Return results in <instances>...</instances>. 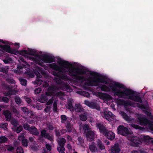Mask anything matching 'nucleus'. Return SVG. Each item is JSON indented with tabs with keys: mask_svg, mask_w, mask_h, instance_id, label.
Returning a JSON list of instances; mask_svg holds the SVG:
<instances>
[{
	"mask_svg": "<svg viewBox=\"0 0 153 153\" xmlns=\"http://www.w3.org/2000/svg\"><path fill=\"white\" fill-rule=\"evenodd\" d=\"M98 88L102 91L110 92L111 89L114 96H117L119 98L129 99L135 102L141 103L143 102L140 95L136 94L133 90L128 88H125V85L120 83L115 82L114 84L110 83L109 87L105 85H99Z\"/></svg>",
	"mask_w": 153,
	"mask_h": 153,
	"instance_id": "1",
	"label": "nucleus"
},
{
	"mask_svg": "<svg viewBox=\"0 0 153 153\" xmlns=\"http://www.w3.org/2000/svg\"><path fill=\"white\" fill-rule=\"evenodd\" d=\"M68 74L75 79L83 82L86 80L85 77L82 76L86 73V71L85 69L79 67L70 68L68 69Z\"/></svg>",
	"mask_w": 153,
	"mask_h": 153,
	"instance_id": "2",
	"label": "nucleus"
},
{
	"mask_svg": "<svg viewBox=\"0 0 153 153\" xmlns=\"http://www.w3.org/2000/svg\"><path fill=\"white\" fill-rule=\"evenodd\" d=\"M39 59L33 58V59L36 63L42 66L43 64L42 61L45 63H50L55 62V58L53 56H51L48 54H44V55L39 56Z\"/></svg>",
	"mask_w": 153,
	"mask_h": 153,
	"instance_id": "3",
	"label": "nucleus"
},
{
	"mask_svg": "<svg viewBox=\"0 0 153 153\" xmlns=\"http://www.w3.org/2000/svg\"><path fill=\"white\" fill-rule=\"evenodd\" d=\"M99 77L96 78L93 80L90 81L87 83L86 85L88 86H98L100 82L103 83L105 84L108 83L107 79V78L105 76L99 74Z\"/></svg>",
	"mask_w": 153,
	"mask_h": 153,
	"instance_id": "4",
	"label": "nucleus"
},
{
	"mask_svg": "<svg viewBox=\"0 0 153 153\" xmlns=\"http://www.w3.org/2000/svg\"><path fill=\"white\" fill-rule=\"evenodd\" d=\"M137 121L140 125L142 126L148 125L149 129L153 131V121L145 117H138L137 118Z\"/></svg>",
	"mask_w": 153,
	"mask_h": 153,
	"instance_id": "5",
	"label": "nucleus"
},
{
	"mask_svg": "<svg viewBox=\"0 0 153 153\" xmlns=\"http://www.w3.org/2000/svg\"><path fill=\"white\" fill-rule=\"evenodd\" d=\"M137 107L141 109H144V110L143 111L147 116L149 117L151 119L153 118V116L152 114L151 113L147 111L149 108V106L148 104H146L144 105L137 103Z\"/></svg>",
	"mask_w": 153,
	"mask_h": 153,
	"instance_id": "6",
	"label": "nucleus"
},
{
	"mask_svg": "<svg viewBox=\"0 0 153 153\" xmlns=\"http://www.w3.org/2000/svg\"><path fill=\"white\" fill-rule=\"evenodd\" d=\"M117 132L119 134L125 136L130 134L128 128L123 125L119 126L117 128Z\"/></svg>",
	"mask_w": 153,
	"mask_h": 153,
	"instance_id": "7",
	"label": "nucleus"
},
{
	"mask_svg": "<svg viewBox=\"0 0 153 153\" xmlns=\"http://www.w3.org/2000/svg\"><path fill=\"white\" fill-rule=\"evenodd\" d=\"M116 102L117 104L120 105H124L126 106H133L134 103L129 100L125 101L123 99H121L119 98L116 99Z\"/></svg>",
	"mask_w": 153,
	"mask_h": 153,
	"instance_id": "8",
	"label": "nucleus"
},
{
	"mask_svg": "<svg viewBox=\"0 0 153 153\" xmlns=\"http://www.w3.org/2000/svg\"><path fill=\"white\" fill-rule=\"evenodd\" d=\"M19 54L22 56H25L26 54L31 55L35 56H38V54L36 53L35 50L30 49L28 51L23 50L19 51Z\"/></svg>",
	"mask_w": 153,
	"mask_h": 153,
	"instance_id": "9",
	"label": "nucleus"
},
{
	"mask_svg": "<svg viewBox=\"0 0 153 153\" xmlns=\"http://www.w3.org/2000/svg\"><path fill=\"white\" fill-rule=\"evenodd\" d=\"M0 48L4 51L11 54H16V53H19V51H16L15 49H11L10 47L8 45H0Z\"/></svg>",
	"mask_w": 153,
	"mask_h": 153,
	"instance_id": "10",
	"label": "nucleus"
},
{
	"mask_svg": "<svg viewBox=\"0 0 153 153\" xmlns=\"http://www.w3.org/2000/svg\"><path fill=\"white\" fill-rule=\"evenodd\" d=\"M96 126L99 129L100 133L103 135L108 131L107 128L102 122L96 123Z\"/></svg>",
	"mask_w": 153,
	"mask_h": 153,
	"instance_id": "11",
	"label": "nucleus"
},
{
	"mask_svg": "<svg viewBox=\"0 0 153 153\" xmlns=\"http://www.w3.org/2000/svg\"><path fill=\"white\" fill-rule=\"evenodd\" d=\"M46 131V130L45 129L42 130L40 131L41 134L40 135V137L41 138L44 137L51 141H53V137L51 136L50 134L48 133H47Z\"/></svg>",
	"mask_w": 153,
	"mask_h": 153,
	"instance_id": "12",
	"label": "nucleus"
},
{
	"mask_svg": "<svg viewBox=\"0 0 153 153\" xmlns=\"http://www.w3.org/2000/svg\"><path fill=\"white\" fill-rule=\"evenodd\" d=\"M130 141L135 146L138 147L142 143V140H141V137L133 136L131 137Z\"/></svg>",
	"mask_w": 153,
	"mask_h": 153,
	"instance_id": "13",
	"label": "nucleus"
},
{
	"mask_svg": "<svg viewBox=\"0 0 153 153\" xmlns=\"http://www.w3.org/2000/svg\"><path fill=\"white\" fill-rule=\"evenodd\" d=\"M85 133L87 140L91 142L94 140L95 135L94 131L89 130L87 131H85Z\"/></svg>",
	"mask_w": 153,
	"mask_h": 153,
	"instance_id": "14",
	"label": "nucleus"
},
{
	"mask_svg": "<svg viewBox=\"0 0 153 153\" xmlns=\"http://www.w3.org/2000/svg\"><path fill=\"white\" fill-rule=\"evenodd\" d=\"M98 96L100 98L106 101L111 100L112 99L111 96L106 93L99 92L98 93Z\"/></svg>",
	"mask_w": 153,
	"mask_h": 153,
	"instance_id": "15",
	"label": "nucleus"
},
{
	"mask_svg": "<svg viewBox=\"0 0 153 153\" xmlns=\"http://www.w3.org/2000/svg\"><path fill=\"white\" fill-rule=\"evenodd\" d=\"M103 135H104L107 139L111 141H112L115 138L114 133L111 131H108V130Z\"/></svg>",
	"mask_w": 153,
	"mask_h": 153,
	"instance_id": "16",
	"label": "nucleus"
},
{
	"mask_svg": "<svg viewBox=\"0 0 153 153\" xmlns=\"http://www.w3.org/2000/svg\"><path fill=\"white\" fill-rule=\"evenodd\" d=\"M59 88L60 89L67 91H72V89L70 86L67 84L63 82L59 86Z\"/></svg>",
	"mask_w": 153,
	"mask_h": 153,
	"instance_id": "17",
	"label": "nucleus"
},
{
	"mask_svg": "<svg viewBox=\"0 0 153 153\" xmlns=\"http://www.w3.org/2000/svg\"><path fill=\"white\" fill-rule=\"evenodd\" d=\"M115 116L110 111H105L104 113V118L109 121H111V118L114 119Z\"/></svg>",
	"mask_w": 153,
	"mask_h": 153,
	"instance_id": "18",
	"label": "nucleus"
},
{
	"mask_svg": "<svg viewBox=\"0 0 153 153\" xmlns=\"http://www.w3.org/2000/svg\"><path fill=\"white\" fill-rule=\"evenodd\" d=\"M49 67L55 71H58L63 73L64 68L61 67L59 66L55 63L50 64L48 65Z\"/></svg>",
	"mask_w": 153,
	"mask_h": 153,
	"instance_id": "19",
	"label": "nucleus"
},
{
	"mask_svg": "<svg viewBox=\"0 0 153 153\" xmlns=\"http://www.w3.org/2000/svg\"><path fill=\"white\" fill-rule=\"evenodd\" d=\"M66 142L65 139L63 137H62L58 141V143L59 146L57 147V149H64L65 145Z\"/></svg>",
	"mask_w": 153,
	"mask_h": 153,
	"instance_id": "20",
	"label": "nucleus"
},
{
	"mask_svg": "<svg viewBox=\"0 0 153 153\" xmlns=\"http://www.w3.org/2000/svg\"><path fill=\"white\" fill-rule=\"evenodd\" d=\"M120 151L119 144H115L111 148V153H120Z\"/></svg>",
	"mask_w": 153,
	"mask_h": 153,
	"instance_id": "21",
	"label": "nucleus"
},
{
	"mask_svg": "<svg viewBox=\"0 0 153 153\" xmlns=\"http://www.w3.org/2000/svg\"><path fill=\"white\" fill-rule=\"evenodd\" d=\"M29 132L30 134L36 136H38L39 134L38 129L34 126L31 127L30 130Z\"/></svg>",
	"mask_w": 153,
	"mask_h": 153,
	"instance_id": "22",
	"label": "nucleus"
},
{
	"mask_svg": "<svg viewBox=\"0 0 153 153\" xmlns=\"http://www.w3.org/2000/svg\"><path fill=\"white\" fill-rule=\"evenodd\" d=\"M88 113L86 110L81 113V114L79 115V118L82 121H85L87 119Z\"/></svg>",
	"mask_w": 153,
	"mask_h": 153,
	"instance_id": "23",
	"label": "nucleus"
},
{
	"mask_svg": "<svg viewBox=\"0 0 153 153\" xmlns=\"http://www.w3.org/2000/svg\"><path fill=\"white\" fill-rule=\"evenodd\" d=\"M3 114L7 120H10L11 118V114L10 111L9 110L5 111L4 112Z\"/></svg>",
	"mask_w": 153,
	"mask_h": 153,
	"instance_id": "24",
	"label": "nucleus"
},
{
	"mask_svg": "<svg viewBox=\"0 0 153 153\" xmlns=\"http://www.w3.org/2000/svg\"><path fill=\"white\" fill-rule=\"evenodd\" d=\"M75 111L76 112L81 113L85 110L82 107V106L80 105L76 104L74 108Z\"/></svg>",
	"mask_w": 153,
	"mask_h": 153,
	"instance_id": "25",
	"label": "nucleus"
},
{
	"mask_svg": "<svg viewBox=\"0 0 153 153\" xmlns=\"http://www.w3.org/2000/svg\"><path fill=\"white\" fill-rule=\"evenodd\" d=\"M59 78H60L66 81H70L71 80V78H69L68 76H67L65 74H64L63 71L62 73H61Z\"/></svg>",
	"mask_w": 153,
	"mask_h": 153,
	"instance_id": "26",
	"label": "nucleus"
},
{
	"mask_svg": "<svg viewBox=\"0 0 153 153\" xmlns=\"http://www.w3.org/2000/svg\"><path fill=\"white\" fill-rule=\"evenodd\" d=\"M90 108L92 109H95L98 110H100V109L99 104L96 102H91Z\"/></svg>",
	"mask_w": 153,
	"mask_h": 153,
	"instance_id": "27",
	"label": "nucleus"
},
{
	"mask_svg": "<svg viewBox=\"0 0 153 153\" xmlns=\"http://www.w3.org/2000/svg\"><path fill=\"white\" fill-rule=\"evenodd\" d=\"M120 114L123 118L126 121L129 122L131 121V118L129 116H128L124 112H121L120 113Z\"/></svg>",
	"mask_w": 153,
	"mask_h": 153,
	"instance_id": "28",
	"label": "nucleus"
},
{
	"mask_svg": "<svg viewBox=\"0 0 153 153\" xmlns=\"http://www.w3.org/2000/svg\"><path fill=\"white\" fill-rule=\"evenodd\" d=\"M97 147L100 150H103L105 149V147L102 142L100 140H98L97 141Z\"/></svg>",
	"mask_w": 153,
	"mask_h": 153,
	"instance_id": "29",
	"label": "nucleus"
},
{
	"mask_svg": "<svg viewBox=\"0 0 153 153\" xmlns=\"http://www.w3.org/2000/svg\"><path fill=\"white\" fill-rule=\"evenodd\" d=\"M65 126L68 132L70 133L72 131V125L71 124L70 121H67L65 125Z\"/></svg>",
	"mask_w": 153,
	"mask_h": 153,
	"instance_id": "30",
	"label": "nucleus"
},
{
	"mask_svg": "<svg viewBox=\"0 0 153 153\" xmlns=\"http://www.w3.org/2000/svg\"><path fill=\"white\" fill-rule=\"evenodd\" d=\"M77 93L79 94L87 97H90V94L88 92L83 91H77Z\"/></svg>",
	"mask_w": 153,
	"mask_h": 153,
	"instance_id": "31",
	"label": "nucleus"
},
{
	"mask_svg": "<svg viewBox=\"0 0 153 153\" xmlns=\"http://www.w3.org/2000/svg\"><path fill=\"white\" fill-rule=\"evenodd\" d=\"M141 140H142L143 143V141L149 142L152 138L149 136L141 135Z\"/></svg>",
	"mask_w": 153,
	"mask_h": 153,
	"instance_id": "32",
	"label": "nucleus"
},
{
	"mask_svg": "<svg viewBox=\"0 0 153 153\" xmlns=\"http://www.w3.org/2000/svg\"><path fill=\"white\" fill-rule=\"evenodd\" d=\"M60 64L63 65V67L64 68H68V66L71 65L68 61L63 60L60 62Z\"/></svg>",
	"mask_w": 153,
	"mask_h": 153,
	"instance_id": "33",
	"label": "nucleus"
},
{
	"mask_svg": "<svg viewBox=\"0 0 153 153\" xmlns=\"http://www.w3.org/2000/svg\"><path fill=\"white\" fill-rule=\"evenodd\" d=\"M19 80L22 85L24 86H26L27 85V81L26 79L21 78H19Z\"/></svg>",
	"mask_w": 153,
	"mask_h": 153,
	"instance_id": "34",
	"label": "nucleus"
},
{
	"mask_svg": "<svg viewBox=\"0 0 153 153\" xmlns=\"http://www.w3.org/2000/svg\"><path fill=\"white\" fill-rule=\"evenodd\" d=\"M89 149L92 153H95L96 151H97V148L96 146L93 144L89 145Z\"/></svg>",
	"mask_w": 153,
	"mask_h": 153,
	"instance_id": "35",
	"label": "nucleus"
},
{
	"mask_svg": "<svg viewBox=\"0 0 153 153\" xmlns=\"http://www.w3.org/2000/svg\"><path fill=\"white\" fill-rule=\"evenodd\" d=\"M48 99V98L47 96L45 95H42L39 99L40 102H47Z\"/></svg>",
	"mask_w": 153,
	"mask_h": 153,
	"instance_id": "36",
	"label": "nucleus"
},
{
	"mask_svg": "<svg viewBox=\"0 0 153 153\" xmlns=\"http://www.w3.org/2000/svg\"><path fill=\"white\" fill-rule=\"evenodd\" d=\"M8 140V138L4 136L0 137V143L7 142Z\"/></svg>",
	"mask_w": 153,
	"mask_h": 153,
	"instance_id": "37",
	"label": "nucleus"
},
{
	"mask_svg": "<svg viewBox=\"0 0 153 153\" xmlns=\"http://www.w3.org/2000/svg\"><path fill=\"white\" fill-rule=\"evenodd\" d=\"M53 111L54 113H56L58 111L57 102L55 101H54L53 103Z\"/></svg>",
	"mask_w": 153,
	"mask_h": 153,
	"instance_id": "38",
	"label": "nucleus"
},
{
	"mask_svg": "<svg viewBox=\"0 0 153 153\" xmlns=\"http://www.w3.org/2000/svg\"><path fill=\"white\" fill-rule=\"evenodd\" d=\"M22 145L25 147H27L28 146V140L26 139H23L21 140Z\"/></svg>",
	"mask_w": 153,
	"mask_h": 153,
	"instance_id": "39",
	"label": "nucleus"
},
{
	"mask_svg": "<svg viewBox=\"0 0 153 153\" xmlns=\"http://www.w3.org/2000/svg\"><path fill=\"white\" fill-rule=\"evenodd\" d=\"M61 73H62V72H60L58 71L54 70L52 71V74L54 76L59 78Z\"/></svg>",
	"mask_w": 153,
	"mask_h": 153,
	"instance_id": "40",
	"label": "nucleus"
},
{
	"mask_svg": "<svg viewBox=\"0 0 153 153\" xmlns=\"http://www.w3.org/2000/svg\"><path fill=\"white\" fill-rule=\"evenodd\" d=\"M21 110L24 114H28L30 113L28 109L25 107H22Z\"/></svg>",
	"mask_w": 153,
	"mask_h": 153,
	"instance_id": "41",
	"label": "nucleus"
},
{
	"mask_svg": "<svg viewBox=\"0 0 153 153\" xmlns=\"http://www.w3.org/2000/svg\"><path fill=\"white\" fill-rule=\"evenodd\" d=\"M8 124L6 123L1 124L0 125V128H3L4 130H6L7 129Z\"/></svg>",
	"mask_w": 153,
	"mask_h": 153,
	"instance_id": "42",
	"label": "nucleus"
},
{
	"mask_svg": "<svg viewBox=\"0 0 153 153\" xmlns=\"http://www.w3.org/2000/svg\"><path fill=\"white\" fill-rule=\"evenodd\" d=\"M15 100L16 103L17 104L19 105L21 104L22 102V100L19 97H16L15 98Z\"/></svg>",
	"mask_w": 153,
	"mask_h": 153,
	"instance_id": "43",
	"label": "nucleus"
},
{
	"mask_svg": "<svg viewBox=\"0 0 153 153\" xmlns=\"http://www.w3.org/2000/svg\"><path fill=\"white\" fill-rule=\"evenodd\" d=\"M23 128L22 126L20 125L17 127L14 131L17 133H19L22 130Z\"/></svg>",
	"mask_w": 153,
	"mask_h": 153,
	"instance_id": "44",
	"label": "nucleus"
},
{
	"mask_svg": "<svg viewBox=\"0 0 153 153\" xmlns=\"http://www.w3.org/2000/svg\"><path fill=\"white\" fill-rule=\"evenodd\" d=\"M61 119V122L62 123H64L67 120V117L66 115H62L60 117Z\"/></svg>",
	"mask_w": 153,
	"mask_h": 153,
	"instance_id": "45",
	"label": "nucleus"
},
{
	"mask_svg": "<svg viewBox=\"0 0 153 153\" xmlns=\"http://www.w3.org/2000/svg\"><path fill=\"white\" fill-rule=\"evenodd\" d=\"M23 127L25 129L29 131L30 130L31 127L29 124L27 123L24 124Z\"/></svg>",
	"mask_w": 153,
	"mask_h": 153,
	"instance_id": "46",
	"label": "nucleus"
},
{
	"mask_svg": "<svg viewBox=\"0 0 153 153\" xmlns=\"http://www.w3.org/2000/svg\"><path fill=\"white\" fill-rule=\"evenodd\" d=\"M12 111L13 112V114L15 115H18L19 114V111L14 107L12 108Z\"/></svg>",
	"mask_w": 153,
	"mask_h": 153,
	"instance_id": "47",
	"label": "nucleus"
},
{
	"mask_svg": "<svg viewBox=\"0 0 153 153\" xmlns=\"http://www.w3.org/2000/svg\"><path fill=\"white\" fill-rule=\"evenodd\" d=\"M83 129L85 130L84 133H85V131H89L91 128H89V125L87 124H85L83 126Z\"/></svg>",
	"mask_w": 153,
	"mask_h": 153,
	"instance_id": "48",
	"label": "nucleus"
},
{
	"mask_svg": "<svg viewBox=\"0 0 153 153\" xmlns=\"http://www.w3.org/2000/svg\"><path fill=\"white\" fill-rule=\"evenodd\" d=\"M42 91V88L40 87H39L36 88L34 91V92L35 94H39Z\"/></svg>",
	"mask_w": 153,
	"mask_h": 153,
	"instance_id": "49",
	"label": "nucleus"
},
{
	"mask_svg": "<svg viewBox=\"0 0 153 153\" xmlns=\"http://www.w3.org/2000/svg\"><path fill=\"white\" fill-rule=\"evenodd\" d=\"M17 153H24V152L21 146L17 147L16 150Z\"/></svg>",
	"mask_w": 153,
	"mask_h": 153,
	"instance_id": "50",
	"label": "nucleus"
},
{
	"mask_svg": "<svg viewBox=\"0 0 153 153\" xmlns=\"http://www.w3.org/2000/svg\"><path fill=\"white\" fill-rule=\"evenodd\" d=\"M13 90L12 89H10L6 93L5 95L7 96H10V95L13 94Z\"/></svg>",
	"mask_w": 153,
	"mask_h": 153,
	"instance_id": "51",
	"label": "nucleus"
},
{
	"mask_svg": "<svg viewBox=\"0 0 153 153\" xmlns=\"http://www.w3.org/2000/svg\"><path fill=\"white\" fill-rule=\"evenodd\" d=\"M24 98L25 101L28 103L30 104L32 102L31 100L27 96H24Z\"/></svg>",
	"mask_w": 153,
	"mask_h": 153,
	"instance_id": "52",
	"label": "nucleus"
},
{
	"mask_svg": "<svg viewBox=\"0 0 153 153\" xmlns=\"http://www.w3.org/2000/svg\"><path fill=\"white\" fill-rule=\"evenodd\" d=\"M51 108L50 106H46L44 109L45 113H49L51 112Z\"/></svg>",
	"mask_w": 153,
	"mask_h": 153,
	"instance_id": "53",
	"label": "nucleus"
},
{
	"mask_svg": "<svg viewBox=\"0 0 153 153\" xmlns=\"http://www.w3.org/2000/svg\"><path fill=\"white\" fill-rule=\"evenodd\" d=\"M53 100L54 99L53 98H51L46 103V105H50L52 104Z\"/></svg>",
	"mask_w": 153,
	"mask_h": 153,
	"instance_id": "54",
	"label": "nucleus"
},
{
	"mask_svg": "<svg viewBox=\"0 0 153 153\" xmlns=\"http://www.w3.org/2000/svg\"><path fill=\"white\" fill-rule=\"evenodd\" d=\"M12 59L10 58L7 57L6 59H4L3 60V61L5 64H8L10 62V61H11Z\"/></svg>",
	"mask_w": 153,
	"mask_h": 153,
	"instance_id": "55",
	"label": "nucleus"
},
{
	"mask_svg": "<svg viewBox=\"0 0 153 153\" xmlns=\"http://www.w3.org/2000/svg\"><path fill=\"white\" fill-rule=\"evenodd\" d=\"M9 101V99L6 97H2V102H3L5 103H7Z\"/></svg>",
	"mask_w": 153,
	"mask_h": 153,
	"instance_id": "56",
	"label": "nucleus"
},
{
	"mask_svg": "<svg viewBox=\"0 0 153 153\" xmlns=\"http://www.w3.org/2000/svg\"><path fill=\"white\" fill-rule=\"evenodd\" d=\"M11 124L15 126H16L18 124V122L15 120H13L11 121Z\"/></svg>",
	"mask_w": 153,
	"mask_h": 153,
	"instance_id": "57",
	"label": "nucleus"
},
{
	"mask_svg": "<svg viewBox=\"0 0 153 153\" xmlns=\"http://www.w3.org/2000/svg\"><path fill=\"white\" fill-rule=\"evenodd\" d=\"M8 68H6L3 67L1 68V71L6 74L8 72V70H7Z\"/></svg>",
	"mask_w": 153,
	"mask_h": 153,
	"instance_id": "58",
	"label": "nucleus"
},
{
	"mask_svg": "<svg viewBox=\"0 0 153 153\" xmlns=\"http://www.w3.org/2000/svg\"><path fill=\"white\" fill-rule=\"evenodd\" d=\"M18 139L20 140L22 139H25L24 134L23 133H21L18 137Z\"/></svg>",
	"mask_w": 153,
	"mask_h": 153,
	"instance_id": "59",
	"label": "nucleus"
},
{
	"mask_svg": "<svg viewBox=\"0 0 153 153\" xmlns=\"http://www.w3.org/2000/svg\"><path fill=\"white\" fill-rule=\"evenodd\" d=\"M46 149L49 151H51V146L48 143H46L45 145Z\"/></svg>",
	"mask_w": 153,
	"mask_h": 153,
	"instance_id": "60",
	"label": "nucleus"
},
{
	"mask_svg": "<svg viewBox=\"0 0 153 153\" xmlns=\"http://www.w3.org/2000/svg\"><path fill=\"white\" fill-rule=\"evenodd\" d=\"M84 104L90 107L91 102H89L88 100H85L84 101Z\"/></svg>",
	"mask_w": 153,
	"mask_h": 153,
	"instance_id": "61",
	"label": "nucleus"
},
{
	"mask_svg": "<svg viewBox=\"0 0 153 153\" xmlns=\"http://www.w3.org/2000/svg\"><path fill=\"white\" fill-rule=\"evenodd\" d=\"M67 107V108L69 109H74V107L71 102L69 103Z\"/></svg>",
	"mask_w": 153,
	"mask_h": 153,
	"instance_id": "62",
	"label": "nucleus"
},
{
	"mask_svg": "<svg viewBox=\"0 0 153 153\" xmlns=\"http://www.w3.org/2000/svg\"><path fill=\"white\" fill-rule=\"evenodd\" d=\"M89 74L90 75L92 76H97L98 74L97 73L91 71H90Z\"/></svg>",
	"mask_w": 153,
	"mask_h": 153,
	"instance_id": "63",
	"label": "nucleus"
},
{
	"mask_svg": "<svg viewBox=\"0 0 153 153\" xmlns=\"http://www.w3.org/2000/svg\"><path fill=\"white\" fill-rule=\"evenodd\" d=\"M132 127H133L134 128L136 129H139L140 127L137 125L135 124H132L131 125Z\"/></svg>",
	"mask_w": 153,
	"mask_h": 153,
	"instance_id": "64",
	"label": "nucleus"
}]
</instances>
